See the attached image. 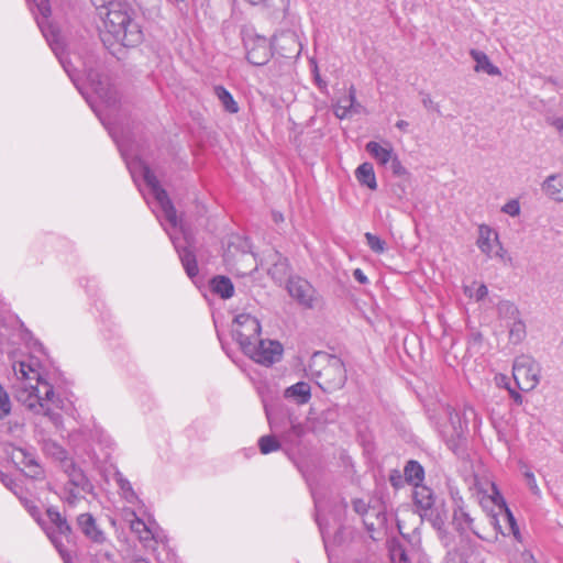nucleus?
Returning a JSON list of instances; mask_svg holds the SVG:
<instances>
[{"mask_svg":"<svg viewBox=\"0 0 563 563\" xmlns=\"http://www.w3.org/2000/svg\"><path fill=\"white\" fill-rule=\"evenodd\" d=\"M55 56L58 58L60 65L63 66L66 74L69 76L78 91L82 95V97L86 99L92 111L96 113V115L100 119L101 123L104 125V128L108 130L109 134L115 142L122 158L124 159L128 169L130 170V174L134 181H136L137 177H142L144 180L146 187L150 190V194L153 196V198L156 201L158 213L157 219L159 222L165 225L167 223L170 229L165 227V231L170 238V241L178 253L179 260L183 264V267L187 274V276L194 280L199 273L197 258L194 252L187 246L183 245L179 241V239L176 236L175 231L179 229V231L184 234L185 243L188 244V236L184 231L181 221L178 219L176 209L170 201L166 190L161 186L157 177L155 174L151 170L147 164H145L140 157L139 152L133 148L132 140L129 132H124L121 130L119 132L118 128L110 123L107 118L102 115L98 107L95 104V102L90 99L89 96L85 92L82 86L79 84L78 78L75 75V68L73 67V64L66 59V57L63 55L64 49H52Z\"/></svg>","mask_w":563,"mask_h":563,"instance_id":"1","label":"nucleus"},{"mask_svg":"<svg viewBox=\"0 0 563 563\" xmlns=\"http://www.w3.org/2000/svg\"><path fill=\"white\" fill-rule=\"evenodd\" d=\"M13 372L18 379L15 398L38 419L36 424L47 420L56 430H63L60 411H67L70 404L55 393L53 377L31 358L14 363Z\"/></svg>","mask_w":563,"mask_h":563,"instance_id":"2","label":"nucleus"},{"mask_svg":"<svg viewBox=\"0 0 563 563\" xmlns=\"http://www.w3.org/2000/svg\"><path fill=\"white\" fill-rule=\"evenodd\" d=\"M133 11L128 4L109 1L98 8L102 21L100 37L104 46L110 48L115 43L124 47H135L144 38L141 25L132 18Z\"/></svg>","mask_w":563,"mask_h":563,"instance_id":"3","label":"nucleus"},{"mask_svg":"<svg viewBox=\"0 0 563 563\" xmlns=\"http://www.w3.org/2000/svg\"><path fill=\"white\" fill-rule=\"evenodd\" d=\"M322 365L320 369H312L319 379V386L324 390L340 389L346 382V369L342 360L325 352H316L312 355L310 367Z\"/></svg>","mask_w":563,"mask_h":563,"instance_id":"4","label":"nucleus"},{"mask_svg":"<svg viewBox=\"0 0 563 563\" xmlns=\"http://www.w3.org/2000/svg\"><path fill=\"white\" fill-rule=\"evenodd\" d=\"M512 376L518 388L530 391L540 383L541 366L531 355L521 354L514 361Z\"/></svg>","mask_w":563,"mask_h":563,"instance_id":"5","label":"nucleus"},{"mask_svg":"<svg viewBox=\"0 0 563 563\" xmlns=\"http://www.w3.org/2000/svg\"><path fill=\"white\" fill-rule=\"evenodd\" d=\"M288 295L302 308L313 310L323 306V298L305 278L291 276L286 283Z\"/></svg>","mask_w":563,"mask_h":563,"instance_id":"6","label":"nucleus"},{"mask_svg":"<svg viewBox=\"0 0 563 563\" xmlns=\"http://www.w3.org/2000/svg\"><path fill=\"white\" fill-rule=\"evenodd\" d=\"M271 428L280 434L283 441L297 445L307 432V427L289 412L282 413L280 417L267 412Z\"/></svg>","mask_w":563,"mask_h":563,"instance_id":"7","label":"nucleus"},{"mask_svg":"<svg viewBox=\"0 0 563 563\" xmlns=\"http://www.w3.org/2000/svg\"><path fill=\"white\" fill-rule=\"evenodd\" d=\"M243 353L258 364L271 366L280 360L283 345L278 341L264 340L260 335L252 344H246Z\"/></svg>","mask_w":563,"mask_h":563,"instance_id":"8","label":"nucleus"},{"mask_svg":"<svg viewBox=\"0 0 563 563\" xmlns=\"http://www.w3.org/2000/svg\"><path fill=\"white\" fill-rule=\"evenodd\" d=\"M449 424L440 429V434L448 448L455 454L462 451L467 431V422L463 420L462 415L449 408L448 409Z\"/></svg>","mask_w":563,"mask_h":563,"instance_id":"9","label":"nucleus"},{"mask_svg":"<svg viewBox=\"0 0 563 563\" xmlns=\"http://www.w3.org/2000/svg\"><path fill=\"white\" fill-rule=\"evenodd\" d=\"M47 517L49 521L54 525V528H49L46 531V534L51 542L54 544L55 549L58 551L65 563L71 562V555L67 552L63 545L62 537L69 538L71 534V527L68 523L67 519L62 516V514L54 507H49L46 510Z\"/></svg>","mask_w":563,"mask_h":563,"instance_id":"10","label":"nucleus"},{"mask_svg":"<svg viewBox=\"0 0 563 563\" xmlns=\"http://www.w3.org/2000/svg\"><path fill=\"white\" fill-rule=\"evenodd\" d=\"M107 442L106 434L101 428L93 424L92 427L86 424L68 433V442L74 448L77 454H86L91 460L92 451L91 443Z\"/></svg>","mask_w":563,"mask_h":563,"instance_id":"11","label":"nucleus"},{"mask_svg":"<svg viewBox=\"0 0 563 563\" xmlns=\"http://www.w3.org/2000/svg\"><path fill=\"white\" fill-rule=\"evenodd\" d=\"M261 323L250 313L238 314L232 323V335L239 343L242 352L246 350V344H252L261 335Z\"/></svg>","mask_w":563,"mask_h":563,"instance_id":"12","label":"nucleus"},{"mask_svg":"<svg viewBox=\"0 0 563 563\" xmlns=\"http://www.w3.org/2000/svg\"><path fill=\"white\" fill-rule=\"evenodd\" d=\"M10 459L18 467H23L25 476L42 481L45 478L44 467L41 465L37 454L32 448H12Z\"/></svg>","mask_w":563,"mask_h":563,"instance_id":"13","label":"nucleus"},{"mask_svg":"<svg viewBox=\"0 0 563 563\" xmlns=\"http://www.w3.org/2000/svg\"><path fill=\"white\" fill-rule=\"evenodd\" d=\"M246 49V59L255 66L265 65L272 57V47L265 36L246 34L243 38Z\"/></svg>","mask_w":563,"mask_h":563,"instance_id":"14","label":"nucleus"},{"mask_svg":"<svg viewBox=\"0 0 563 563\" xmlns=\"http://www.w3.org/2000/svg\"><path fill=\"white\" fill-rule=\"evenodd\" d=\"M478 249L487 257L503 256L504 247L499 242L498 233L489 225L481 224L478 227V238L476 242Z\"/></svg>","mask_w":563,"mask_h":563,"instance_id":"15","label":"nucleus"},{"mask_svg":"<svg viewBox=\"0 0 563 563\" xmlns=\"http://www.w3.org/2000/svg\"><path fill=\"white\" fill-rule=\"evenodd\" d=\"M76 523L81 533L92 543L101 545L108 541L107 534L90 512L80 514Z\"/></svg>","mask_w":563,"mask_h":563,"instance_id":"16","label":"nucleus"},{"mask_svg":"<svg viewBox=\"0 0 563 563\" xmlns=\"http://www.w3.org/2000/svg\"><path fill=\"white\" fill-rule=\"evenodd\" d=\"M87 81L92 89V91L97 95V97L104 104L113 106L117 102L114 91L109 87L107 79L97 70L89 69L87 70Z\"/></svg>","mask_w":563,"mask_h":563,"instance_id":"17","label":"nucleus"},{"mask_svg":"<svg viewBox=\"0 0 563 563\" xmlns=\"http://www.w3.org/2000/svg\"><path fill=\"white\" fill-rule=\"evenodd\" d=\"M363 110V106L356 101V89L353 85L347 89V93L340 97L333 106V113L340 120L360 114Z\"/></svg>","mask_w":563,"mask_h":563,"instance_id":"18","label":"nucleus"},{"mask_svg":"<svg viewBox=\"0 0 563 563\" xmlns=\"http://www.w3.org/2000/svg\"><path fill=\"white\" fill-rule=\"evenodd\" d=\"M451 496L453 500V525L457 531L464 533L466 531H472L476 533L473 527V518L465 509L464 500L459 495V492L451 490Z\"/></svg>","mask_w":563,"mask_h":563,"instance_id":"19","label":"nucleus"},{"mask_svg":"<svg viewBox=\"0 0 563 563\" xmlns=\"http://www.w3.org/2000/svg\"><path fill=\"white\" fill-rule=\"evenodd\" d=\"M42 451L47 459H51L56 466L62 470L74 459L68 451L53 439H46L42 442Z\"/></svg>","mask_w":563,"mask_h":563,"instance_id":"20","label":"nucleus"},{"mask_svg":"<svg viewBox=\"0 0 563 563\" xmlns=\"http://www.w3.org/2000/svg\"><path fill=\"white\" fill-rule=\"evenodd\" d=\"M49 490L54 492L63 503L70 507H75L80 500L85 499L86 494L92 493V490H81L75 487V484L68 479L62 486L51 487Z\"/></svg>","mask_w":563,"mask_h":563,"instance_id":"21","label":"nucleus"},{"mask_svg":"<svg viewBox=\"0 0 563 563\" xmlns=\"http://www.w3.org/2000/svg\"><path fill=\"white\" fill-rule=\"evenodd\" d=\"M67 479L75 484V487L81 490H93V485L84 472V470L73 460L60 470Z\"/></svg>","mask_w":563,"mask_h":563,"instance_id":"22","label":"nucleus"},{"mask_svg":"<svg viewBox=\"0 0 563 563\" xmlns=\"http://www.w3.org/2000/svg\"><path fill=\"white\" fill-rule=\"evenodd\" d=\"M412 498L419 516L435 505L432 489L424 485H416Z\"/></svg>","mask_w":563,"mask_h":563,"instance_id":"23","label":"nucleus"},{"mask_svg":"<svg viewBox=\"0 0 563 563\" xmlns=\"http://www.w3.org/2000/svg\"><path fill=\"white\" fill-rule=\"evenodd\" d=\"M271 266L267 269V274L277 283H282L289 272L288 260L280 253L274 252L269 256Z\"/></svg>","mask_w":563,"mask_h":563,"instance_id":"24","label":"nucleus"},{"mask_svg":"<svg viewBox=\"0 0 563 563\" xmlns=\"http://www.w3.org/2000/svg\"><path fill=\"white\" fill-rule=\"evenodd\" d=\"M113 481L119 487L121 497L130 505H139L142 504V500L133 489L130 481L119 471L117 470L113 474Z\"/></svg>","mask_w":563,"mask_h":563,"instance_id":"25","label":"nucleus"},{"mask_svg":"<svg viewBox=\"0 0 563 563\" xmlns=\"http://www.w3.org/2000/svg\"><path fill=\"white\" fill-rule=\"evenodd\" d=\"M367 153L376 159V162L382 166H387L389 161L396 155L391 145L387 144L383 146L378 142L371 141L365 146Z\"/></svg>","mask_w":563,"mask_h":563,"instance_id":"26","label":"nucleus"},{"mask_svg":"<svg viewBox=\"0 0 563 563\" xmlns=\"http://www.w3.org/2000/svg\"><path fill=\"white\" fill-rule=\"evenodd\" d=\"M0 482L22 501L24 507L32 515L38 511V508L34 505L32 500H29L27 498L23 497V489L21 485H19L10 475L0 472Z\"/></svg>","mask_w":563,"mask_h":563,"instance_id":"27","label":"nucleus"},{"mask_svg":"<svg viewBox=\"0 0 563 563\" xmlns=\"http://www.w3.org/2000/svg\"><path fill=\"white\" fill-rule=\"evenodd\" d=\"M285 397L292 399L298 405H305L311 398L310 385L306 382H298L286 388Z\"/></svg>","mask_w":563,"mask_h":563,"instance_id":"28","label":"nucleus"},{"mask_svg":"<svg viewBox=\"0 0 563 563\" xmlns=\"http://www.w3.org/2000/svg\"><path fill=\"white\" fill-rule=\"evenodd\" d=\"M543 192L555 201H563L561 190L563 189V175L553 174L548 176L541 185Z\"/></svg>","mask_w":563,"mask_h":563,"instance_id":"29","label":"nucleus"},{"mask_svg":"<svg viewBox=\"0 0 563 563\" xmlns=\"http://www.w3.org/2000/svg\"><path fill=\"white\" fill-rule=\"evenodd\" d=\"M470 55L476 63L474 67L475 71H484L490 76L500 75V69L489 60L488 56L484 52L471 49Z\"/></svg>","mask_w":563,"mask_h":563,"instance_id":"30","label":"nucleus"},{"mask_svg":"<svg viewBox=\"0 0 563 563\" xmlns=\"http://www.w3.org/2000/svg\"><path fill=\"white\" fill-rule=\"evenodd\" d=\"M210 289L222 299H229L234 294V286L227 276L218 275L210 280Z\"/></svg>","mask_w":563,"mask_h":563,"instance_id":"31","label":"nucleus"},{"mask_svg":"<svg viewBox=\"0 0 563 563\" xmlns=\"http://www.w3.org/2000/svg\"><path fill=\"white\" fill-rule=\"evenodd\" d=\"M420 517L422 520L430 522L431 526L438 531H442L445 526L446 512L443 505H434L427 511L422 512Z\"/></svg>","mask_w":563,"mask_h":563,"instance_id":"32","label":"nucleus"},{"mask_svg":"<svg viewBox=\"0 0 563 563\" xmlns=\"http://www.w3.org/2000/svg\"><path fill=\"white\" fill-rule=\"evenodd\" d=\"M355 177L361 185L372 190L377 189L376 176L371 163L365 162L361 164L355 170Z\"/></svg>","mask_w":563,"mask_h":563,"instance_id":"33","label":"nucleus"},{"mask_svg":"<svg viewBox=\"0 0 563 563\" xmlns=\"http://www.w3.org/2000/svg\"><path fill=\"white\" fill-rule=\"evenodd\" d=\"M213 92L225 112L231 114L239 112V104L227 88L219 85L213 88Z\"/></svg>","mask_w":563,"mask_h":563,"instance_id":"34","label":"nucleus"},{"mask_svg":"<svg viewBox=\"0 0 563 563\" xmlns=\"http://www.w3.org/2000/svg\"><path fill=\"white\" fill-rule=\"evenodd\" d=\"M506 327L508 328V338L511 344H520L527 338V325L521 317L507 323Z\"/></svg>","mask_w":563,"mask_h":563,"instance_id":"35","label":"nucleus"},{"mask_svg":"<svg viewBox=\"0 0 563 563\" xmlns=\"http://www.w3.org/2000/svg\"><path fill=\"white\" fill-rule=\"evenodd\" d=\"M308 485L310 487L311 496L314 501V507H316V512H317L316 521L319 526L321 536H322L323 540L325 541V527L321 520V515H320L321 510L323 509V493L321 492V489L318 486H314L311 482H308Z\"/></svg>","mask_w":563,"mask_h":563,"instance_id":"36","label":"nucleus"},{"mask_svg":"<svg viewBox=\"0 0 563 563\" xmlns=\"http://www.w3.org/2000/svg\"><path fill=\"white\" fill-rule=\"evenodd\" d=\"M497 313L506 324L521 317L518 307L509 300H500L497 303Z\"/></svg>","mask_w":563,"mask_h":563,"instance_id":"37","label":"nucleus"},{"mask_svg":"<svg viewBox=\"0 0 563 563\" xmlns=\"http://www.w3.org/2000/svg\"><path fill=\"white\" fill-rule=\"evenodd\" d=\"M405 478L408 483L416 485H420V483L424 478V470L417 461L407 462L404 470Z\"/></svg>","mask_w":563,"mask_h":563,"instance_id":"38","label":"nucleus"},{"mask_svg":"<svg viewBox=\"0 0 563 563\" xmlns=\"http://www.w3.org/2000/svg\"><path fill=\"white\" fill-rule=\"evenodd\" d=\"M133 516L135 517L130 525V528L133 532L139 534V538L143 541H147L150 539H154V534L151 530V528L139 517L135 516V512H133Z\"/></svg>","mask_w":563,"mask_h":563,"instance_id":"39","label":"nucleus"},{"mask_svg":"<svg viewBox=\"0 0 563 563\" xmlns=\"http://www.w3.org/2000/svg\"><path fill=\"white\" fill-rule=\"evenodd\" d=\"M258 448L262 454H269L277 451L280 444L274 435H263L258 439Z\"/></svg>","mask_w":563,"mask_h":563,"instance_id":"40","label":"nucleus"},{"mask_svg":"<svg viewBox=\"0 0 563 563\" xmlns=\"http://www.w3.org/2000/svg\"><path fill=\"white\" fill-rule=\"evenodd\" d=\"M365 239H366V242H367V245L369 246V249L377 253V254H382L384 253L385 251V246H386V243L385 241H383L379 236L371 233V232H366L365 233Z\"/></svg>","mask_w":563,"mask_h":563,"instance_id":"41","label":"nucleus"},{"mask_svg":"<svg viewBox=\"0 0 563 563\" xmlns=\"http://www.w3.org/2000/svg\"><path fill=\"white\" fill-rule=\"evenodd\" d=\"M476 288L473 291L472 287L465 288V294H467L471 298H474L476 301L483 300L488 295V288L485 284H476L474 283Z\"/></svg>","mask_w":563,"mask_h":563,"instance_id":"42","label":"nucleus"},{"mask_svg":"<svg viewBox=\"0 0 563 563\" xmlns=\"http://www.w3.org/2000/svg\"><path fill=\"white\" fill-rule=\"evenodd\" d=\"M387 165L389 169L391 170L393 175L396 177H405L408 176L409 173L406 169V167L401 164L400 159L397 155H395Z\"/></svg>","mask_w":563,"mask_h":563,"instance_id":"43","label":"nucleus"},{"mask_svg":"<svg viewBox=\"0 0 563 563\" xmlns=\"http://www.w3.org/2000/svg\"><path fill=\"white\" fill-rule=\"evenodd\" d=\"M11 411V402L8 393L0 385V419L7 417Z\"/></svg>","mask_w":563,"mask_h":563,"instance_id":"44","label":"nucleus"},{"mask_svg":"<svg viewBox=\"0 0 563 563\" xmlns=\"http://www.w3.org/2000/svg\"><path fill=\"white\" fill-rule=\"evenodd\" d=\"M501 211L510 217H517L520 213V205L516 199L509 200L501 208Z\"/></svg>","mask_w":563,"mask_h":563,"instance_id":"45","label":"nucleus"},{"mask_svg":"<svg viewBox=\"0 0 563 563\" xmlns=\"http://www.w3.org/2000/svg\"><path fill=\"white\" fill-rule=\"evenodd\" d=\"M525 478L527 481V485H528L529 489L531 490V493L533 495H540V488L537 484L534 474L531 471H527V472H525Z\"/></svg>","mask_w":563,"mask_h":563,"instance_id":"46","label":"nucleus"},{"mask_svg":"<svg viewBox=\"0 0 563 563\" xmlns=\"http://www.w3.org/2000/svg\"><path fill=\"white\" fill-rule=\"evenodd\" d=\"M548 124L553 126L558 134L563 137V118L562 117H549L547 118Z\"/></svg>","mask_w":563,"mask_h":563,"instance_id":"47","label":"nucleus"},{"mask_svg":"<svg viewBox=\"0 0 563 563\" xmlns=\"http://www.w3.org/2000/svg\"><path fill=\"white\" fill-rule=\"evenodd\" d=\"M391 560L394 563H409V560L402 549L393 550Z\"/></svg>","mask_w":563,"mask_h":563,"instance_id":"48","label":"nucleus"},{"mask_svg":"<svg viewBox=\"0 0 563 563\" xmlns=\"http://www.w3.org/2000/svg\"><path fill=\"white\" fill-rule=\"evenodd\" d=\"M354 510L360 515H366L368 512L367 504L362 499H356L353 501Z\"/></svg>","mask_w":563,"mask_h":563,"instance_id":"49","label":"nucleus"},{"mask_svg":"<svg viewBox=\"0 0 563 563\" xmlns=\"http://www.w3.org/2000/svg\"><path fill=\"white\" fill-rule=\"evenodd\" d=\"M422 103L426 109L434 110V111L439 112V106L433 102V100L430 98V96H424L422 99Z\"/></svg>","mask_w":563,"mask_h":563,"instance_id":"50","label":"nucleus"},{"mask_svg":"<svg viewBox=\"0 0 563 563\" xmlns=\"http://www.w3.org/2000/svg\"><path fill=\"white\" fill-rule=\"evenodd\" d=\"M353 276L354 278L360 283V284H367L368 283V278L367 276L364 274V272L360 268H356L354 272H353Z\"/></svg>","mask_w":563,"mask_h":563,"instance_id":"51","label":"nucleus"},{"mask_svg":"<svg viewBox=\"0 0 563 563\" xmlns=\"http://www.w3.org/2000/svg\"><path fill=\"white\" fill-rule=\"evenodd\" d=\"M508 390H509V394H510V397L512 398V400H514L517 405H521V404H522V401H523L522 396H521L518 391H516V390H514V389H511V388H508Z\"/></svg>","mask_w":563,"mask_h":563,"instance_id":"52","label":"nucleus"},{"mask_svg":"<svg viewBox=\"0 0 563 563\" xmlns=\"http://www.w3.org/2000/svg\"><path fill=\"white\" fill-rule=\"evenodd\" d=\"M408 126H409V123L405 120H399L396 122V128L401 131H407Z\"/></svg>","mask_w":563,"mask_h":563,"instance_id":"53","label":"nucleus"},{"mask_svg":"<svg viewBox=\"0 0 563 563\" xmlns=\"http://www.w3.org/2000/svg\"><path fill=\"white\" fill-rule=\"evenodd\" d=\"M245 451V456L249 457L251 455H254L256 453L255 449L254 448H250L247 450H244Z\"/></svg>","mask_w":563,"mask_h":563,"instance_id":"54","label":"nucleus"},{"mask_svg":"<svg viewBox=\"0 0 563 563\" xmlns=\"http://www.w3.org/2000/svg\"><path fill=\"white\" fill-rule=\"evenodd\" d=\"M507 516H508L509 521H510V523H511V526H512V525L515 523V519H514L512 514H511L509 510H507Z\"/></svg>","mask_w":563,"mask_h":563,"instance_id":"55","label":"nucleus"},{"mask_svg":"<svg viewBox=\"0 0 563 563\" xmlns=\"http://www.w3.org/2000/svg\"><path fill=\"white\" fill-rule=\"evenodd\" d=\"M273 216H274V220H275L276 222H277V221H279V220H283V216H282V213H274Z\"/></svg>","mask_w":563,"mask_h":563,"instance_id":"56","label":"nucleus"},{"mask_svg":"<svg viewBox=\"0 0 563 563\" xmlns=\"http://www.w3.org/2000/svg\"><path fill=\"white\" fill-rule=\"evenodd\" d=\"M316 80H317V82H318L319 87L321 88L322 80L320 79V77H319L318 75H317V77H316ZM323 86H325V84H324V82H323Z\"/></svg>","mask_w":563,"mask_h":563,"instance_id":"57","label":"nucleus"},{"mask_svg":"<svg viewBox=\"0 0 563 563\" xmlns=\"http://www.w3.org/2000/svg\"><path fill=\"white\" fill-rule=\"evenodd\" d=\"M467 411L474 413V410L471 407H467V408L464 409L463 416H466Z\"/></svg>","mask_w":563,"mask_h":563,"instance_id":"58","label":"nucleus"},{"mask_svg":"<svg viewBox=\"0 0 563 563\" xmlns=\"http://www.w3.org/2000/svg\"><path fill=\"white\" fill-rule=\"evenodd\" d=\"M35 344L38 346V351H41V352H42V351H43V345H42V343H40V342H37V341H36V342H35Z\"/></svg>","mask_w":563,"mask_h":563,"instance_id":"59","label":"nucleus"},{"mask_svg":"<svg viewBox=\"0 0 563 563\" xmlns=\"http://www.w3.org/2000/svg\"><path fill=\"white\" fill-rule=\"evenodd\" d=\"M289 40H290L292 43H295V40H294V37H292V36H289Z\"/></svg>","mask_w":563,"mask_h":563,"instance_id":"60","label":"nucleus"},{"mask_svg":"<svg viewBox=\"0 0 563 563\" xmlns=\"http://www.w3.org/2000/svg\"><path fill=\"white\" fill-rule=\"evenodd\" d=\"M532 563H537V561L532 558Z\"/></svg>","mask_w":563,"mask_h":563,"instance_id":"61","label":"nucleus"},{"mask_svg":"<svg viewBox=\"0 0 563 563\" xmlns=\"http://www.w3.org/2000/svg\"><path fill=\"white\" fill-rule=\"evenodd\" d=\"M142 562H143V563H148V562H146L145 560H143Z\"/></svg>","mask_w":563,"mask_h":563,"instance_id":"62","label":"nucleus"}]
</instances>
